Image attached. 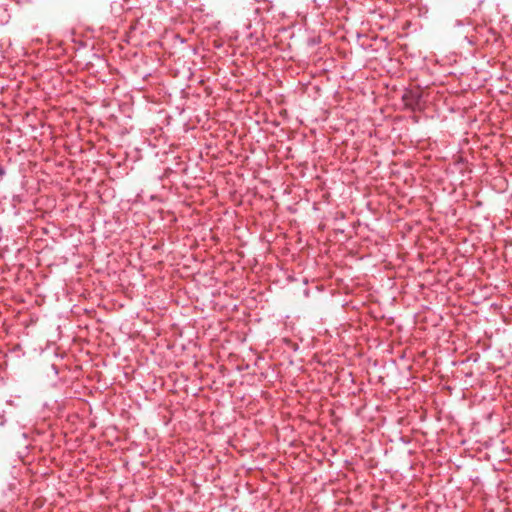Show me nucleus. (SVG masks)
I'll use <instances>...</instances> for the list:
<instances>
[{"mask_svg": "<svg viewBox=\"0 0 512 512\" xmlns=\"http://www.w3.org/2000/svg\"><path fill=\"white\" fill-rule=\"evenodd\" d=\"M4 174V170L2 169V167L0 166V176H2Z\"/></svg>", "mask_w": 512, "mask_h": 512, "instance_id": "nucleus-1", "label": "nucleus"}]
</instances>
